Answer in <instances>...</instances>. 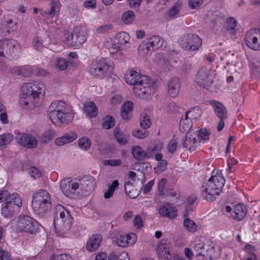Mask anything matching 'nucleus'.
<instances>
[{
    "label": "nucleus",
    "mask_w": 260,
    "mask_h": 260,
    "mask_svg": "<svg viewBox=\"0 0 260 260\" xmlns=\"http://www.w3.org/2000/svg\"><path fill=\"white\" fill-rule=\"evenodd\" d=\"M135 18V14L132 10H128L125 12L122 16V18L125 23H129L132 22Z\"/></svg>",
    "instance_id": "obj_46"
},
{
    "label": "nucleus",
    "mask_w": 260,
    "mask_h": 260,
    "mask_svg": "<svg viewBox=\"0 0 260 260\" xmlns=\"http://www.w3.org/2000/svg\"><path fill=\"white\" fill-rule=\"evenodd\" d=\"M191 120L184 121V120H180L179 123V127L181 131L185 132L188 131L191 127Z\"/></svg>",
    "instance_id": "obj_56"
},
{
    "label": "nucleus",
    "mask_w": 260,
    "mask_h": 260,
    "mask_svg": "<svg viewBox=\"0 0 260 260\" xmlns=\"http://www.w3.org/2000/svg\"><path fill=\"white\" fill-rule=\"evenodd\" d=\"M147 42L152 49H157L162 45L161 39L158 36H151Z\"/></svg>",
    "instance_id": "obj_38"
},
{
    "label": "nucleus",
    "mask_w": 260,
    "mask_h": 260,
    "mask_svg": "<svg viewBox=\"0 0 260 260\" xmlns=\"http://www.w3.org/2000/svg\"><path fill=\"white\" fill-rule=\"evenodd\" d=\"M83 110L90 117H95L98 114L97 107L93 102H85L84 104Z\"/></svg>",
    "instance_id": "obj_28"
},
{
    "label": "nucleus",
    "mask_w": 260,
    "mask_h": 260,
    "mask_svg": "<svg viewBox=\"0 0 260 260\" xmlns=\"http://www.w3.org/2000/svg\"><path fill=\"white\" fill-rule=\"evenodd\" d=\"M181 45L182 48L186 50L196 51L200 48L202 40L198 35L188 34L183 36L181 41Z\"/></svg>",
    "instance_id": "obj_9"
},
{
    "label": "nucleus",
    "mask_w": 260,
    "mask_h": 260,
    "mask_svg": "<svg viewBox=\"0 0 260 260\" xmlns=\"http://www.w3.org/2000/svg\"><path fill=\"white\" fill-rule=\"evenodd\" d=\"M225 184L224 178L219 175L212 176L201 188L202 198L207 201H213L219 195Z\"/></svg>",
    "instance_id": "obj_2"
},
{
    "label": "nucleus",
    "mask_w": 260,
    "mask_h": 260,
    "mask_svg": "<svg viewBox=\"0 0 260 260\" xmlns=\"http://www.w3.org/2000/svg\"><path fill=\"white\" fill-rule=\"evenodd\" d=\"M108 260H129V258L127 252H123L117 254L113 252L109 254Z\"/></svg>",
    "instance_id": "obj_42"
},
{
    "label": "nucleus",
    "mask_w": 260,
    "mask_h": 260,
    "mask_svg": "<svg viewBox=\"0 0 260 260\" xmlns=\"http://www.w3.org/2000/svg\"><path fill=\"white\" fill-rule=\"evenodd\" d=\"M132 236L129 235H118L116 237V243L118 246L126 247L129 244H132L135 241H131Z\"/></svg>",
    "instance_id": "obj_33"
},
{
    "label": "nucleus",
    "mask_w": 260,
    "mask_h": 260,
    "mask_svg": "<svg viewBox=\"0 0 260 260\" xmlns=\"http://www.w3.org/2000/svg\"><path fill=\"white\" fill-rule=\"evenodd\" d=\"M6 42V53L13 58H17L19 53V46L16 41L13 39L5 40Z\"/></svg>",
    "instance_id": "obj_19"
},
{
    "label": "nucleus",
    "mask_w": 260,
    "mask_h": 260,
    "mask_svg": "<svg viewBox=\"0 0 260 260\" xmlns=\"http://www.w3.org/2000/svg\"><path fill=\"white\" fill-rule=\"evenodd\" d=\"M78 145L82 149L87 150L91 146V141L87 138H81L78 140Z\"/></svg>",
    "instance_id": "obj_50"
},
{
    "label": "nucleus",
    "mask_w": 260,
    "mask_h": 260,
    "mask_svg": "<svg viewBox=\"0 0 260 260\" xmlns=\"http://www.w3.org/2000/svg\"><path fill=\"white\" fill-rule=\"evenodd\" d=\"M167 182V180L165 178L161 179L158 184V190L159 192V196H164L165 195V192H164L165 185Z\"/></svg>",
    "instance_id": "obj_59"
},
{
    "label": "nucleus",
    "mask_w": 260,
    "mask_h": 260,
    "mask_svg": "<svg viewBox=\"0 0 260 260\" xmlns=\"http://www.w3.org/2000/svg\"><path fill=\"white\" fill-rule=\"evenodd\" d=\"M183 225L184 228L189 232H195L197 230V225L193 220L189 218L188 211L186 210L183 214Z\"/></svg>",
    "instance_id": "obj_29"
},
{
    "label": "nucleus",
    "mask_w": 260,
    "mask_h": 260,
    "mask_svg": "<svg viewBox=\"0 0 260 260\" xmlns=\"http://www.w3.org/2000/svg\"><path fill=\"white\" fill-rule=\"evenodd\" d=\"M68 66V61L65 59L62 58L58 59L55 64L56 68L60 71L65 70L67 69Z\"/></svg>",
    "instance_id": "obj_54"
},
{
    "label": "nucleus",
    "mask_w": 260,
    "mask_h": 260,
    "mask_svg": "<svg viewBox=\"0 0 260 260\" xmlns=\"http://www.w3.org/2000/svg\"><path fill=\"white\" fill-rule=\"evenodd\" d=\"M210 72V70L205 67L200 69L196 78V81L199 86L207 88L211 85L213 78Z\"/></svg>",
    "instance_id": "obj_13"
},
{
    "label": "nucleus",
    "mask_w": 260,
    "mask_h": 260,
    "mask_svg": "<svg viewBox=\"0 0 260 260\" xmlns=\"http://www.w3.org/2000/svg\"><path fill=\"white\" fill-rule=\"evenodd\" d=\"M237 25V21L233 17H230L228 19L226 22V28L228 31L235 29Z\"/></svg>",
    "instance_id": "obj_57"
},
{
    "label": "nucleus",
    "mask_w": 260,
    "mask_h": 260,
    "mask_svg": "<svg viewBox=\"0 0 260 260\" xmlns=\"http://www.w3.org/2000/svg\"><path fill=\"white\" fill-rule=\"evenodd\" d=\"M71 257L69 254H61L58 255H52L50 260H71Z\"/></svg>",
    "instance_id": "obj_61"
},
{
    "label": "nucleus",
    "mask_w": 260,
    "mask_h": 260,
    "mask_svg": "<svg viewBox=\"0 0 260 260\" xmlns=\"http://www.w3.org/2000/svg\"><path fill=\"white\" fill-rule=\"evenodd\" d=\"M210 134V132L205 128H201L197 131L198 142H200V144L204 143L206 141L209 140Z\"/></svg>",
    "instance_id": "obj_35"
},
{
    "label": "nucleus",
    "mask_w": 260,
    "mask_h": 260,
    "mask_svg": "<svg viewBox=\"0 0 260 260\" xmlns=\"http://www.w3.org/2000/svg\"><path fill=\"white\" fill-rule=\"evenodd\" d=\"M18 144L27 148H35L38 146L37 139L28 134L19 133L16 137Z\"/></svg>",
    "instance_id": "obj_14"
},
{
    "label": "nucleus",
    "mask_w": 260,
    "mask_h": 260,
    "mask_svg": "<svg viewBox=\"0 0 260 260\" xmlns=\"http://www.w3.org/2000/svg\"><path fill=\"white\" fill-rule=\"evenodd\" d=\"M138 83L133 87L134 93L140 98L147 99L155 91L154 81L147 76H140Z\"/></svg>",
    "instance_id": "obj_6"
},
{
    "label": "nucleus",
    "mask_w": 260,
    "mask_h": 260,
    "mask_svg": "<svg viewBox=\"0 0 260 260\" xmlns=\"http://www.w3.org/2000/svg\"><path fill=\"white\" fill-rule=\"evenodd\" d=\"M54 213L55 229L62 232H67L70 230L73 222V218L69 211L62 205H57L55 207Z\"/></svg>",
    "instance_id": "obj_5"
},
{
    "label": "nucleus",
    "mask_w": 260,
    "mask_h": 260,
    "mask_svg": "<svg viewBox=\"0 0 260 260\" xmlns=\"http://www.w3.org/2000/svg\"><path fill=\"white\" fill-rule=\"evenodd\" d=\"M200 146V142H198L196 138L193 137L190 134H186L185 138L183 141L184 148L188 149L190 152H192Z\"/></svg>",
    "instance_id": "obj_21"
},
{
    "label": "nucleus",
    "mask_w": 260,
    "mask_h": 260,
    "mask_svg": "<svg viewBox=\"0 0 260 260\" xmlns=\"http://www.w3.org/2000/svg\"><path fill=\"white\" fill-rule=\"evenodd\" d=\"M202 1V0H189L188 6L192 9H196L201 5Z\"/></svg>",
    "instance_id": "obj_64"
},
{
    "label": "nucleus",
    "mask_w": 260,
    "mask_h": 260,
    "mask_svg": "<svg viewBox=\"0 0 260 260\" xmlns=\"http://www.w3.org/2000/svg\"><path fill=\"white\" fill-rule=\"evenodd\" d=\"M29 173L31 177H34V178H39L41 176V171L39 170L37 168L34 167L30 168Z\"/></svg>",
    "instance_id": "obj_63"
},
{
    "label": "nucleus",
    "mask_w": 260,
    "mask_h": 260,
    "mask_svg": "<svg viewBox=\"0 0 260 260\" xmlns=\"http://www.w3.org/2000/svg\"><path fill=\"white\" fill-rule=\"evenodd\" d=\"M180 84L179 79L177 77L172 78L168 82V93L172 97L177 96L180 91Z\"/></svg>",
    "instance_id": "obj_24"
},
{
    "label": "nucleus",
    "mask_w": 260,
    "mask_h": 260,
    "mask_svg": "<svg viewBox=\"0 0 260 260\" xmlns=\"http://www.w3.org/2000/svg\"><path fill=\"white\" fill-rule=\"evenodd\" d=\"M132 136L136 138L142 139L147 137L149 135L148 131L146 129L141 130V129H134L132 132Z\"/></svg>",
    "instance_id": "obj_47"
},
{
    "label": "nucleus",
    "mask_w": 260,
    "mask_h": 260,
    "mask_svg": "<svg viewBox=\"0 0 260 260\" xmlns=\"http://www.w3.org/2000/svg\"><path fill=\"white\" fill-rule=\"evenodd\" d=\"M244 41L249 48L253 50H260V29H252L247 31Z\"/></svg>",
    "instance_id": "obj_11"
},
{
    "label": "nucleus",
    "mask_w": 260,
    "mask_h": 260,
    "mask_svg": "<svg viewBox=\"0 0 260 260\" xmlns=\"http://www.w3.org/2000/svg\"><path fill=\"white\" fill-rule=\"evenodd\" d=\"M65 105L62 101H55L51 104L48 116L54 124L60 126L62 123H69L73 119V114L67 112Z\"/></svg>",
    "instance_id": "obj_3"
},
{
    "label": "nucleus",
    "mask_w": 260,
    "mask_h": 260,
    "mask_svg": "<svg viewBox=\"0 0 260 260\" xmlns=\"http://www.w3.org/2000/svg\"><path fill=\"white\" fill-rule=\"evenodd\" d=\"M142 76L139 73L131 70L125 75V80L127 83L136 86V84L138 83L139 77Z\"/></svg>",
    "instance_id": "obj_31"
},
{
    "label": "nucleus",
    "mask_w": 260,
    "mask_h": 260,
    "mask_svg": "<svg viewBox=\"0 0 260 260\" xmlns=\"http://www.w3.org/2000/svg\"><path fill=\"white\" fill-rule=\"evenodd\" d=\"M76 35L74 31L71 32V34H69L68 36L66 37L64 42L66 44L72 46H79L80 44L78 41V39L76 37Z\"/></svg>",
    "instance_id": "obj_39"
},
{
    "label": "nucleus",
    "mask_w": 260,
    "mask_h": 260,
    "mask_svg": "<svg viewBox=\"0 0 260 260\" xmlns=\"http://www.w3.org/2000/svg\"><path fill=\"white\" fill-rule=\"evenodd\" d=\"M133 108V104L131 101H127L121 106L120 115L123 119L127 120L131 118Z\"/></svg>",
    "instance_id": "obj_27"
},
{
    "label": "nucleus",
    "mask_w": 260,
    "mask_h": 260,
    "mask_svg": "<svg viewBox=\"0 0 260 260\" xmlns=\"http://www.w3.org/2000/svg\"><path fill=\"white\" fill-rule=\"evenodd\" d=\"M207 248L205 249V255H203L204 257H209L211 259L214 258L216 257L215 252V248L213 246L211 245H207L206 246Z\"/></svg>",
    "instance_id": "obj_52"
},
{
    "label": "nucleus",
    "mask_w": 260,
    "mask_h": 260,
    "mask_svg": "<svg viewBox=\"0 0 260 260\" xmlns=\"http://www.w3.org/2000/svg\"><path fill=\"white\" fill-rule=\"evenodd\" d=\"M151 46L149 45L148 42L144 41L141 43L138 47V52L139 53H147L150 50Z\"/></svg>",
    "instance_id": "obj_55"
},
{
    "label": "nucleus",
    "mask_w": 260,
    "mask_h": 260,
    "mask_svg": "<svg viewBox=\"0 0 260 260\" xmlns=\"http://www.w3.org/2000/svg\"><path fill=\"white\" fill-rule=\"evenodd\" d=\"M40 224L35 219L29 216L23 215L19 217L18 229L31 234H36L39 230Z\"/></svg>",
    "instance_id": "obj_8"
},
{
    "label": "nucleus",
    "mask_w": 260,
    "mask_h": 260,
    "mask_svg": "<svg viewBox=\"0 0 260 260\" xmlns=\"http://www.w3.org/2000/svg\"><path fill=\"white\" fill-rule=\"evenodd\" d=\"M70 177L62 179L60 182V187L64 195L69 198L75 199L78 194L76 190L79 188L78 182H72Z\"/></svg>",
    "instance_id": "obj_10"
},
{
    "label": "nucleus",
    "mask_w": 260,
    "mask_h": 260,
    "mask_svg": "<svg viewBox=\"0 0 260 260\" xmlns=\"http://www.w3.org/2000/svg\"><path fill=\"white\" fill-rule=\"evenodd\" d=\"M209 104L212 107L215 114L219 119L228 118V111L221 103L215 100H210L209 101Z\"/></svg>",
    "instance_id": "obj_17"
},
{
    "label": "nucleus",
    "mask_w": 260,
    "mask_h": 260,
    "mask_svg": "<svg viewBox=\"0 0 260 260\" xmlns=\"http://www.w3.org/2000/svg\"><path fill=\"white\" fill-rule=\"evenodd\" d=\"M158 213L162 217L172 219L176 218L177 216V210L175 207L169 204H166L161 206L158 210Z\"/></svg>",
    "instance_id": "obj_23"
},
{
    "label": "nucleus",
    "mask_w": 260,
    "mask_h": 260,
    "mask_svg": "<svg viewBox=\"0 0 260 260\" xmlns=\"http://www.w3.org/2000/svg\"><path fill=\"white\" fill-rule=\"evenodd\" d=\"M73 31L76 36V37L78 39L80 45L86 41V32L84 28L77 27L74 28Z\"/></svg>",
    "instance_id": "obj_36"
},
{
    "label": "nucleus",
    "mask_w": 260,
    "mask_h": 260,
    "mask_svg": "<svg viewBox=\"0 0 260 260\" xmlns=\"http://www.w3.org/2000/svg\"><path fill=\"white\" fill-rule=\"evenodd\" d=\"M113 69V64H109L106 59H96L91 63L89 72L94 77L102 79L109 76Z\"/></svg>",
    "instance_id": "obj_7"
},
{
    "label": "nucleus",
    "mask_w": 260,
    "mask_h": 260,
    "mask_svg": "<svg viewBox=\"0 0 260 260\" xmlns=\"http://www.w3.org/2000/svg\"><path fill=\"white\" fill-rule=\"evenodd\" d=\"M140 121V126L144 129H147L151 125V120L149 117L145 113H143L141 115Z\"/></svg>",
    "instance_id": "obj_44"
},
{
    "label": "nucleus",
    "mask_w": 260,
    "mask_h": 260,
    "mask_svg": "<svg viewBox=\"0 0 260 260\" xmlns=\"http://www.w3.org/2000/svg\"><path fill=\"white\" fill-rule=\"evenodd\" d=\"M50 6L51 9L50 10L41 12L43 16H49L51 18L53 17L55 14L59 11L61 4L59 1L52 0Z\"/></svg>",
    "instance_id": "obj_30"
},
{
    "label": "nucleus",
    "mask_w": 260,
    "mask_h": 260,
    "mask_svg": "<svg viewBox=\"0 0 260 260\" xmlns=\"http://www.w3.org/2000/svg\"><path fill=\"white\" fill-rule=\"evenodd\" d=\"M178 142L176 139H171L168 145V150L171 153H174L177 148Z\"/></svg>",
    "instance_id": "obj_58"
},
{
    "label": "nucleus",
    "mask_w": 260,
    "mask_h": 260,
    "mask_svg": "<svg viewBox=\"0 0 260 260\" xmlns=\"http://www.w3.org/2000/svg\"><path fill=\"white\" fill-rule=\"evenodd\" d=\"M118 186V181L117 180L113 181L112 184L109 185L107 191L104 193V198L105 199H109L112 197L116 188H117Z\"/></svg>",
    "instance_id": "obj_43"
},
{
    "label": "nucleus",
    "mask_w": 260,
    "mask_h": 260,
    "mask_svg": "<svg viewBox=\"0 0 260 260\" xmlns=\"http://www.w3.org/2000/svg\"><path fill=\"white\" fill-rule=\"evenodd\" d=\"M104 164L105 165H109L112 166H119L122 164V161L120 159H109L105 160Z\"/></svg>",
    "instance_id": "obj_60"
},
{
    "label": "nucleus",
    "mask_w": 260,
    "mask_h": 260,
    "mask_svg": "<svg viewBox=\"0 0 260 260\" xmlns=\"http://www.w3.org/2000/svg\"><path fill=\"white\" fill-rule=\"evenodd\" d=\"M32 198V207L36 214L43 216L51 209L50 194L46 190H39L33 194Z\"/></svg>",
    "instance_id": "obj_4"
},
{
    "label": "nucleus",
    "mask_w": 260,
    "mask_h": 260,
    "mask_svg": "<svg viewBox=\"0 0 260 260\" xmlns=\"http://www.w3.org/2000/svg\"><path fill=\"white\" fill-rule=\"evenodd\" d=\"M125 192L127 196L129 197V198L131 199H135L136 196L135 194H130L131 191H135V189L133 186L132 182L130 181H127L125 182V186H124Z\"/></svg>",
    "instance_id": "obj_51"
},
{
    "label": "nucleus",
    "mask_w": 260,
    "mask_h": 260,
    "mask_svg": "<svg viewBox=\"0 0 260 260\" xmlns=\"http://www.w3.org/2000/svg\"><path fill=\"white\" fill-rule=\"evenodd\" d=\"M43 41L42 39L38 36L36 37L32 41V45L34 48L38 51H40L41 49H43L44 45H43Z\"/></svg>",
    "instance_id": "obj_53"
},
{
    "label": "nucleus",
    "mask_w": 260,
    "mask_h": 260,
    "mask_svg": "<svg viewBox=\"0 0 260 260\" xmlns=\"http://www.w3.org/2000/svg\"><path fill=\"white\" fill-rule=\"evenodd\" d=\"M113 135L118 143L121 145H124L127 143L126 137L123 135L119 128L116 127L113 132Z\"/></svg>",
    "instance_id": "obj_34"
},
{
    "label": "nucleus",
    "mask_w": 260,
    "mask_h": 260,
    "mask_svg": "<svg viewBox=\"0 0 260 260\" xmlns=\"http://www.w3.org/2000/svg\"><path fill=\"white\" fill-rule=\"evenodd\" d=\"M204 242H201L199 240H196L193 242L192 247L196 256L205 255L204 253L205 249L207 248Z\"/></svg>",
    "instance_id": "obj_32"
},
{
    "label": "nucleus",
    "mask_w": 260,
    "mask_h": 260,
    "mask_svg": "<svg viewBox=\"0 0 260 260\" xmlns=\"http://www.w3.org/2000/svg\"><path fill=\"white\" fill-rule=\"evenodd\" d=\"M20 207L11 201L4 202L2 205L1 213L5 218H11L13 216L15 209Z\"/></svg>",
    "instance_id": "obj_20"
},
{
    "label": "nucleus",
    "mask_w": 260,
    "mask_h": 260,
    "mask_svg": "<svg viewBox=\"0 0 260 260\" xmlns=\"http://www.w3.org/2000/svg\"><path fill=\"white\" fill-rule=\"evenodd\" d=\"M157 150V147L156 146L149 147L147 149V151H145L141 147L135 145L132 148V153L135 159L140 161L152 158L153 152Z\"/></svg>",
    "instance_id": "obj_12"
},
{
    "label": "nucleus",
    "mask_w": 260,
    "mask_h": 260,
    "mask_svg": "<svg viewBox=\"0 0 260 260\" xmlns=\"http://www.w3.org/2000/svg\"><path fill=\"white\" fill-rule=\"evenodd\" d=\"M170 247L171 244L168 240H162L157 247L156 253L158 257L167 259L171 258Z\"/></svg>",
    "instance_id": "obj_16"
},
{
    "label": "nucleus",
    "mask_w": 260,
    "mask_h": 260,
    "mask_svg": "<svg viewBox=\"0 0 260 260\" xmlns=\"http://www.w3.org/2000/svg\"><path fill=\"white\" fill-rule=\"evenodd\" d=\"M79 188L84 191V195H88L93 189L94 178L90 175L83 176L79 180Z\"/></svg>",
    "instance_id": "obj_15"
},
{
    "label": "nucleus",
    "mask_w": 260,
    "mask_h": 260,
    "mask_svg": "<svg viewBox=\"0 0 260 260\" xmlns=\"http://www.w3.org/2000/svg\"><path fill=\"white\" fill-rule=\"evenodd\" d=\"M77 138V133L75 132H71L56 138L54 143L56 145L60 146L74 141Z\"/></svg>",
    "instance_id": "obj_25"
},
{
    "label": "nucleus",
    "mask_w": 260,
    "mask_h": 260,
    "mask_svg": "<svg viewBox=\"0 0 260 260\" xmlns=\"http://www.w3.org/2000/svg\"><path fill=\"white\" fill-rule=\"evenodd\" d=\"M179 11V5L176 4L174 5L168 12V15L170 17L175 16Z\"/></svg>",
    "instance_id": "obj_62"
},
{
    "label": "nucleus",
    "mask_w": 260,
    "mask_h": 260,
    "mask_svg": "<svg viewBox=\"0 0 260 260\" xmlns=\"http://www.w3.org/2000/svg\"><path fill=\"white\" fill-rule=\"evenodd\" d=\"M115 40L117 41V43L124 45L129 41V36L125 32H120L116 34Z\"/></svg>",
    "instance_id": "obj_41"
},
{
    "label": "nucleus",
    "mask_w": 260,
    "mask_h": 260,
    "mask_svg": "<svg viewBox=\"0 0 260 260\" xmlns=\"http://www.w3.org/2000/svg\"><path fill=\"white\" fill-rule=\"evenodd\" d=\"M19 103L21 105L28 106L30 103L37 106L40 99L45 95V87L39 82L26 83L21 88Z\"/></svg>",
    "instance_id": "obj_1"
},
{
    "label": "nucleus",
    "mask_w": 260,
    "mask_h": 260,
    "mask_svg": "<svg viewBox=\"0 0 260 260\" xmlns=\"http://www.w3.org/2000/svg\"><path fill=\"white\" fill-rule=\"evenodd\" d=\"M10 201L15 202V204H17L18 206H22V200L18 193L10 194L7 190H0V203L7 202Z\"/></svg>",
    "instance_id": "obj_18"
},
{
    "label": "nucleus",
    "mask_w": 260,
    "mask_h": 260,
    "mask_svg": "<svg viewBox=\"0 0 260 260\" xmlns=\"http://www.w3.org/2000/svg\"><path fill=\"white\" fill-rule=\"evenodd\" d=\"M103 120V127L105 129H110L115 125V119L110 115H107Z\"/></svg>",
    "instance_id": "obj_45"
},
{
    "label": "nucleus",
    "mask_w": 260,
    "mask_h": 260,
    "mask_svg": "<svg viewBox=\"0 0 260 260\" xmlns=\"http://www.w3.org/2000/svg\"><path fill=\"white\" fill-rule=\"evenodd\" d=\"M13 136L11 134H4L0 135V146L9 144L12 141Z\"/></svg>",
    "instance_id": "obj_48"
},
{
    "label": "nucleus",
    "mask_w": 260,
    "mask_h": 260,
    "mask_svg": "<svg viewBox=\"0 0 260 260\" xmlns=\"http://www.w3.org/2000/svg\"><path fill=\"white\" fill-rule=\"evenodd\" d=\"M247 214V209L244 205L237 204L234 211L231 213V217L236 220L241 221L244 219Z\"/></svg>",
    "instance_id": "obj_26"
},
{
    "label": "nucleus",
    "mask_w": 260,
    "mask_h": 260,
    "mask_svg": "<svg viewBox=\"0 0 260 260\" xmlns=\"http://www.w3.org/2000/svg\"><path fill=\"white\" fill-rule=\"evenodd\" d=\"M14 70L17 75L25 77H28L31 73V68L28 66L17 67Z\"/></svg>",
    "instance_id": "obj_37"
},
{
    "label": "nucleus",
    "mask_w": 260,
    "mask_h": 260,
    "mask_svg": "<svg viewBox=\"0 0 260 260\" xmlns=\"http://www.w3.org/2000/svg\"><path fill=\"white\" fill-rule=\"evenodd\" d=\"M113 28V25L111 24H106L101 25L96 29V32L98 34H105L109 33Z\"/></svg>",
    "instance_id": "obj_49"
},
{
    "label": "nucleus",
    "mask_w": 260,
    "mask_h": 260,
    "mask_svg": "<svg viewBox=\"0 0 260 260\" xmlns=\"http://www.w3.org/2000/svg\"><path fill=\"white\" fill-rule=\"evenodd\" d=\"M102 238L99 234L93 235L90 237L86 244V248L88 251L93 252L98 249L101 243Z\"/></svg>",
    "instance_id": "obj_22"
},
{
    "label": "nucleus",
    "mask_w": 260,
    "mask_h": 260,
    "mask_svg": "<svg viewBox=\"0 0 260 260\" xmlns=\"http://www.w3.org/2000/svg\"><path fill=\"white\" fill-rule=\"evenodd\" d=\"M250 66L252 71L260 73V56L253 57L250 60Z\"/></svg>",
    "instance_id": "obj_40"
}]
</instances>
